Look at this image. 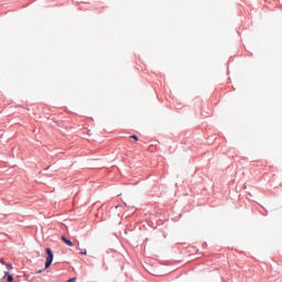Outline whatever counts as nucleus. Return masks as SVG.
Wrapping results in <instances>:
<instances>
[{
  "mask_svg": "<svg viewBox=\"0 0 282 282\" xmlns=\"http://www.w3.org/2000/svg\"><path fill=\"white\" fill-rule=\"evenodd\" d=\"M36 274H41V270H40V271H36Z\"/></svg>",
  "mask_w": 282,
  "mask_h": 282,
  "instance_id": "obj_8",
  "label": "nucleus"
},
{
  "mask_svg": "<svg viewBox=\"0 0 282 282\" xmlns=\"http://www.w3.org/2000/svg\"><path fill=\"white\" fill-rule=\"evenodd\" d=\"M0 263H2V265H6V262L3 261V259H0Z\"/></svg>",
  "mask_w": 282,
  "mask_h": 282,
  "instance_id": "obj_6",
  "label": "nucleus"
},
{
  "mask_svg": "<svg viewBox=\"0 0 282 282\" xmlns=\"http://www.w3.org/2000/svg\"><path fill=\"white\" fill-rule=\"evenodd\" d=\"M7 268H8V270H12V264L7 263Z\"/></svg>",
  "mask_w": 282,
  "mask_h": 282,
  "instance_id": "obj_5",
  "label": "nucleus"
},
{
  "mask_svg": "<svg viewBox=\"0 0 282 282\" xmlns=\"http://www.w3.org/2000/svg\"><path fill=\"white\" fill-rule=\"evenodd\" d=\"M46 262H45V268H50V265H52V261H54V252H52V250L50 248H46Z\"/></svg>",
  "mask_w": 282,
  "mask_h": 282,
  "instance_id": "obj_1",
  "label": "nucleus"
},
{
  "mask_svg": "<svg viewBox=\"0 0 282 282\" xmlns=\"http://www.w3.org/2000/svg\"><path fill=\"white\" fill-rule=\"evenodd\" d=\"M62 240L64 243H66V246H69V248L74 246V242H72V240L67 239L65 236L62 237Z\"/></svg>",
  "mask_w": 282,
  "mask_h": 282,
  "instance_id": "obj_2",
  "label": "nucleus"
},
{
  "mask_svg": "<svg viewBox=\"0 0 282 282\" xmlns=\"http://www.w3.org/2000/svg\"><path fill=\"white\" fill-rule=\"evenodd\" d=\"M6 276H7L8 282H13L14 281V278L12 275H10L9 272H6Z\"/></svg>",
  "mask_w": 282,
  "mask_h": 282,
  "instance_id": "obj_3",
  "label": "nucleus"
},
{
  "mask_svg": "<svg viewBox=\"0 0 282 282\" xmlns=\"http://www.w3.org/2000/svg\"><path fill=\"white\" fill-rule=\"evenodd\" d=\"M130 138H131L132 140H135V142H138V135L132 134V135H130Z\"/></svg>",
  "mask_w": 282,
  "mask_h": 282,
  "instance_id": "obj_4",
  "label": "nucleus"
},
{
  "mask_svg": "<svg viewBox=\"0 0 282 282\" xmlns=\"http://www.w3.org/2000/svg\"><path fill=\"white\" fill-rule=\"evenodd\" d=\"M79 254H87V251H82V252H79Z\"/></svg>",
  "mask_w": 282,
  "mask_h": 282,
  "instance_id": "obj_7",
  "label": "nucleus"
}]
</instances>
